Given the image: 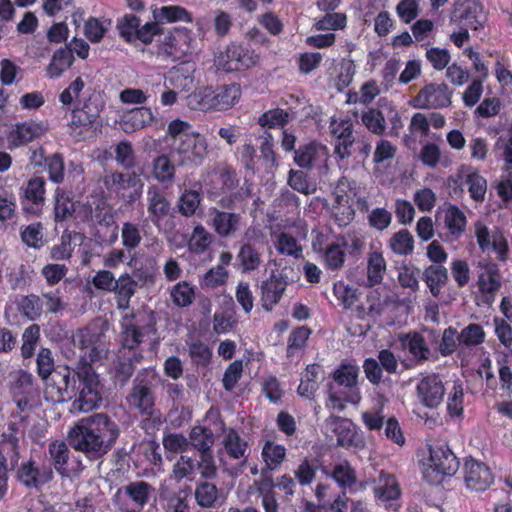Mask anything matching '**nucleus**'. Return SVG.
Listing matches in <instances>:
<instances>
[{"mask_svg": "<svg viewBox=\"0 0 512 512\" xmlns=\"http://www.w3.org/2000/svg\"><path fill=\"white\" fill-rule=\"evenodd\" d=\"M239 85L232 83L215 89L205 87L190 95L189 105L202 111H225L235 105L240 98Z\"/></svg>", "mask_w": 512, "mask_h": 512, "instance_id": "obj_4", "label": "nucleus"}, {"mask_svg": "<svg viewBox=\"0 0 512 512\" xmlns=\"http://www.w3.org/2000/svg\"><path fill=\"white\" fill-rule=\"evenodd\" d=\"M104 334L100 331L87 328L77 334L79 348L84 352L80 361L93 363L106 354Z\"/></svg>", "mask_w": 512, "mask_h": 512, "instance_id": "obj_18", "label": "nucleus"}, {"mask_svg": "<svg viewBox=\"0 0 512 512\" xmlns=\"http://www.w3.org/2000/svg\"><path fill=\"white\" fill-rule=\"evenodd\" d=\"M465 483L466 486L474 491H485L494 480L490 468L474 459L465 463Z\"/></svg>", "mask_w": 512, "mask_h": 512, "instance_id": "obj_22", "label": "nucleus"}, {"mask_svg": "<svg viewBox=\"0 0 512 512\" xmlns=\"http://www.w3.org/2000/svg\"><path fill=\"white\" fill-rule=\"evenodd\" d=\"M45 132L44 127L32 120L17 123L8 134L10 147H20L41 137Z\"/></svg>", "mask_w": 512, "mask_h": 512, "instance_id": "obj_27", "label": "nucleus"}, {"mask_svg": "<svg viewBox=\"0 0 512 512\" xmlns=\"http://www.w3.org/2000/svg\"><path fill=\"white\" fill-rule=\"evenodd\" d=\"M153 491L154 488L149 483L142 480L134 481L120 487L116 491L113 501L123 512L129 511V505L125 501L126 498H129L136 508L142 509L149 502Z\"/></svg>", "mask_w": 512, "mask_h": 512, "instance_id": "obj_14", "label": "nucleus"}, {"mask_svg": "<svg viewBox=\"0 0 512 512\" xmlns=\"http://www.w3.org/2000/svg\"><path fill=\"white\" fill-rule=\"evenodd\" d=\"M73 61L74 56L72 54V49L66 45L54 53L47 71L52 78H57L61 76L65 70L70 68V66L73 64Z\"/></svg>", "mask_w": 512, "mask_h": 512, "instance_id": "obj_46", "label": "nucleus"}, {"mask_svg": "<svg viewBox=\"0 0 512 512\" xmlns=\"http://www.w3.org/2000/svg\"><path fill=\"white\" fill-rule=\"evenodd\" d=\"M401 348L410 355L411 366L422 365L429 360L431 350L424 336L417 332H409L399 336Z\"/></svg>", "mask_w": 512, "mask_h": 512, "instance_id": "obj_20", "label": "nucleus"}, {"mask_svg": "<svg viewBox=\"0 0 512 512\" xmlns=\"http://www.w3.org/2000/svg\"><path fill=\"white\" fill-rule=\"evenodd\" d=\"M299 198L297 195L290 191H283L280 196L274 201V210L272 213L267 215V220L270 215H274L278 218V223H281V219L289 214H297L299 212Z\"/></svg>", "mask_w": 512, "mask_h": 512, "instance_id": "obj_39", "label": "nucleus"}, {"mask_svg": "<svg viewBox=\"0 0 512 512\" xmlns=\"http://www.w3.org/2000/svg\"><path fill=\"white\" fill-rule=\"evenodd\" d=\"M16 467L15 478L27 489H39L52 481L54 477L50 465L38 467L36 461L32 458Z\"/></svg>", "mask_w": 512, "mask_h": 512, "instance_id": "obj_13", "label": "nucleus"}, {"mask_svg": "<svg viewBox=\"0 0 512 512\" xmlns=\"http://www.w3.org/2000/svg\"><path fill=\"white\" fill-rule=\"evenodd\" d=\"M75 212V202L64 193L57 190L55 195L54 215L56 221H64Z\"/></svg>", "mask_w": 512, "mask_h": 512, "instance_id": "obj_64", "label": "nucleus"}, {"mask_svg": "<svg viewBox=\"0 0 512 512\" xmlns=\"http://www.w3.org/2000/svg\"><path fill=\"white\" fill-rule=\"evenodd\" d=\"M464 390L461 381L453 383L452 389L448 393L447 412L450 416H462L464 411Z\"/></svg>", "mask_w": 512, "mask_h": 512, "instance_id": "obj_57", "label": "nucleus"}, {"mask_svg": "<svg viewBox=\"0 0 512 512\" xmlns=\"http://www.w3.org/2000/svg\"><path fill=\"white\" fill-rule=\"evenodd\" d=\"M475 236L481 251H492L500 262H506L509 257V245L504 233L495 229L490 231L488 227L478 221L475 224Z\"/></svg>", "mask_w": 512, "mask_h": 512, "instance_id": "obj_12", "label": "nucleus"}, {"mask_svg": "<svg viewBox=\"0 0 512 512\" xmlns=\"http://www.w3.org/2000/svg\"><path fill=\"white\" fill-rule=\"evenodd\" d=\"M429 460L447 476H453L459 469V460L447 445L431 446Z\"/></svg>", "mask_w": 512, "mask_h": 512, "instance_id": "obj_32", "label": "nucleus"}, {"mask_svg": "<svg viewBox=\"0 0 512 512\" xmlns=\"http://www.w3.org/2000/svg\"><path fill=\"white\" fill-rule=\"evenodd\" d=\"M251 64H253L252 58L247 56L242 47L236 44L227 46L226 51L220 53L215 59L216 67L225 72L248 68Z\"/></svg>", "mask_w": 512, "mask_h": 512, "instance_id": "obj_23", "label": "nucleus"}, {"mask_svg": "<svg viewBox=\"0 0 512 512\" xmlns=\"http://www.w3.org/2000/svg\"><path fill=\"white\" fill-rule=\"evenodd\" d=\"M397 280L403 289H409L412 293L419 290L420 269L412 264L403 263L397 268Z\"/></svg>", "mask_w": 512, "mask_h": 512, "instance_id": "obj_50", "label": "nucleus"}, {"mask_svg": "<svg viewBox=\"0 0 512 512\" xmlns=\"http://www.w3.org/2000/svg\"><path fill=\"white\" fill-rule=\"evenodd\" d=\"M347 25V16L344 13L326 12L324 16L319 18L314 27L318 31L326 30H342Z\"/></svg>", "mask_w": 512, "mask_h": 512, "instance_id": "obj_59", "label": "nucleus"}, {"mask_svg": "<svg viewBox=\"0 0 512 512\" xmlns=\"http://www.w3.org/2000/svg\"><path fill=\"white\" fill-rule=\"evenodd\" d=\"M94 217L98 225L96 237L100 243H114L118 239L119 227L115 220V214L112 209H97L95 211Z\"/></svg>", "mask_w": 512, "mask_h": 512, "instance_id": "obj_28", "label": "nucleus"}, {"mask_svg": "<svg viewBox=\"0 0 512 512\" xmlns=\"http://www.w3.org/2000/svg\"><path fill=\"white\" fill-rule=\"evenodd\" d=\"M220 495L217 487L209 482L199 483L195 488V499L197 504L203 508H212L221 505Z\"/></svg>", "mask_w": 512, "mask_h": 512, "instance_id": "obj_48", "label": "nucleus"}, {"mask_svg": "<svg viewBox=\"0 0 512 512\" xmlns=\"http://www.w3.org/2000/svg\"><path fill=\"white\" fill-rule=\"evenodd\" d=\"M155 400V372L151 368H143L138 371L132 381L126 403L141 415L151 416L154 412Z\"/></svg>", "mask_w": 512, "mask_h": 512, "instance_id": "obj_5", "label": "nucleus"}, {"mask_svg": "<svg viewBox=\"0 0 512 512\" xmlns=\"http://www.w3.org/2000/svg\"><path fill=\"white\" fill-rule=\"evenodd\" d=\"M117 30L119 35L127 42L139 40L143 44H150L154 37L158 35V24L147 22L141 25L138 17L133 14H126L118 19Z\"/></svg>", "mask_w": 512, "mask_h": 512, "instance_id": "obj_10", "label": "nucleus"}, {"mask_svg": "<svg viewBox=\"0 0 512 512\" xmlns=\"http://www.w3.org/2000/svg\"><path fill=\"white\" fill-rule=\"evenodd\" d=\"M372 492L377 505L393 511H398L401 507L402 489L394 474L381 470L378 476L372 479Z\"/></svg>", "mask_w": 512, "mask_h": 512, "instance_id": "obj_6", "label": "nucleus"}, {"mask_svg": "<svg viewBox=\"0 0 512 512\" xmlns=\"http://www.w3.org/2000/svg\"><path fill=\"white\" fill-rule=\"evenodd\" d=\"M134 314H126L121 321L120 343L123 350L128 349L129 352L135 349L143 341V326L139 325V321L133 322Z\"/></svg>", "mask_w": 512, "mask_h": 512, "instance_id": "obj_30", "label": "nucleus"}, {"mask_svg": "<svg viewBox=\"0 0 512 512\" xmlns=\"http://www.w3.org/2000/svg\"><path fill=\"white\" fill-rule=\"evenodd\" d=\"M45 194V180L42 177L31 178L24 189V198L34 205H42Z\"/></svg>", "mask_w": 512, "mask_h": 512, "instance_id": "obj_62", "label": "nucleus"}, {"mask_svg": "<svg viewBox=\"0 0 512 512\" xmlns=\"http://www.w3.org/2000/svg\"><path fill=\"white\" fill-rule=\"evenodd\" d=\"M167 134L170 138V157L179 167H197L208 153V144L200 133L180 119L169 123Z\"/></svg>", "mask_w": 512, "mask_h": 512, "instance_id": "obj_3", "label": "nucleus"}, {"mask_svg": "<svg viewBox=\"0 0 512 512\" xmlns=\"http://www.w3.org/2000/svg\"><path fill=\"white\" fill-rule=\"evenodd\" d=\"M325 426L336 436L337 445L344 448H358L363 444L356 426L348 419L331 415L325 420Z\"/></svg>", "mask_w": 512, "mask_h": 512, "instance_id": "obj_16", "label": "nucleus"}, {"mask_svg": "<svg viewBox=\"0 0 512 512\" xmlns=\"http://www.w3.org/2000/svg\"><path fill=\"white\" fill-rule=\"evenodd\" d=\"M363 125L373 134L381 136L386 130V120L382 111L369 108L361 116Z\"/></svg>", "mask_w": 512, "mask_h": 512, "instance_id": "obj_56", "label": "nucleus"}, {"mask_svg": "<svg viewBox=\"0 0 512 512\" xmlns=\"http://www.w3.org/2000/svg\"><path fill=\"white\" fill-rule=\"evenodd\" d=\"M386 261L379 251H373L367 258V286L374 287L383 281Z\"/></svg>", "mask_w": 512, "mask_h": 512, "instance_id": "obj_43", "label": "nucleus"}, {"mask_svg": "<svg viewBox=\"0 0 512 512\" xmlns=\"http://www.w3.org/2000/svg\"><path fill=\"white\" fill-rule=\"evenodd\" d=\"M318 460L316 458L305 457L294 471L296 480L301 486L310 485L318 470Z\"/></svg>", "mask_w": 512, "mask_h": 512, "instance_id": "obj_55", "label": "nucleus"}, {"mask_svg": "<svg viewBox=\"0 0 512 512\" xmlns=\"http://www.w3.org/2000/svg\"><path fill=\"white\" fill-rule=\"evenodd\" d=\"M191 35L186 28H175L165 36L161 49L163 52L173 58L181 59L191 52Z\"/></svg>", "mask_w": 512, "mask_h": 512, "instance_id": "obj_21", "label": "nucleus"}, {"mask_svg": "<svg viewBox=\"0 0 512 512\" xmlns=\"http://www.w3.org/2000/svg\"><path fill=\"white\" fill-rule=\"evenodd\" d=\"M20 312L27 317L29 320H36L42 314L43 302L39 296L30 294L22 297L19 302Z\"/></svg>", "mask_w": 512, "mask_h": 512, "instance_id": "obj_63", "label": "nucleus"}, {"mask_svg": "<svg viewBox=\"0 0 512 512\" xmlns=\"http://www.w3.org/2000/svg\"><path fill=\"white\" fill-rule=\"evenodd\" d=\"M312 334L308 326H298L289 334L286 358L290 363H299L305 354L307 342Z\"/></svg>", "mask_w": 512, "mask_h": 512, "instance_id": "obj_29", "label": "nucleus"}, {"mask_svg": "<svg viewBox=\"0 0 512 512\" xmlns=\"http://www.w3.org/2000/svg\"><path fill=\"white\" fill-rule=\"evenodd\" d=\"M330 133L334 138V153L344 160L352 155V147L355 142L354 125L350 118L346 117L337 121L331 118L329 125Z\"/></svg>", "mask_w": 512, "mask_h": 512, "instance_id": "obj_15", "label": "nucleus"}, {"mask_svg": "<svg viewBox=\"0 0 512 512\" xmlns=\"http://www.w3.org/2000/svg\"><path fill=\"white\" fill-rule=\"evenodd\" d=\"M444 225L447 233L441 238L444 241H456L466 230L467 218L465 213L456 205L448 204L444 210Z\"/></svg>", "mask_w": 512, "mask_h": 512, "instance_id": "obj_26", "label": "nucleus"}, {"mask_svg": "<svg viewBox=\"0 0 512 512\" xmlns=\"http://www.w3.org/2000/svg\"><path fill=\"white\" fill-rule=\"evenodd\" d=\"M331 477L343 489H352L356 484V471L347 460L334 466Z\"/></svg>", "mask_w": 512, "mask_h": 512, "instance_id": "obj_49", "label": "nucleus"}, {"mask_svg": "<svg viewBox=\"0 0 512 512\" xmlns=\"http://www.w3.org/2000/svg\"><path fill=\"white\" fill-rule=\"evenodd\" d=\"M333 293L339 304L345 309H351L356 306L360 297V292L357 288H354L343 281L334 283Z\"/></svg>", "mask_w": 512, "mask_h": 512, "instance_id": "obj_53", "label": "nucleus"}, {"mask_svg": "<svg viewBox=\"0 0 512 512\" xmlns=\"http://www.w3.org/2000/svg\"><path fill=\"white\" fill-rule=\"evenodd\" d=\"M189 444L199 453L212 451L214 434L205 426H194L189 434Z\"/></svg>", "mask_w": 512, "mask_h": 512, "instance_id": "obj_47", "label": "nucleus"}, {"mask_svg": "<svg viewBox=\"0 0 512 512\" xmlns=\"http://www.w3.org/2000/svg\"><path fill=\"white\" fill-rule=\"evenodd\" d=\"M390 249L398 255L407 256L413 252L414 238L407 229H401L394 233L389 241Z\"/></svg>", "mask_w": 512, "mask_h": 512, "instance_id": "obj_51", "label": "nucleus"}, {"mask_svg": "<svg viewBox=\"0 0 512 512\" xmlns=\"http://www.w3.org/2000/svg\"><path fill=\"white\" fill-rule=\"evenodd\" d=\"M485 340V331L480 324L470 323L461 330L458 342L467 347L478 346Z\"/></svg>", "mask_w": 512, "mask_h": 512, "instance_id": "obj_58", "label": "nucleus"}, {"mask_svg": "<svg viewBox=\"0 0 512 512\" xmlns=\"http://www.w3.org/2000/svg\"><path fill=\"white\" fill-rule=\"evenodd\" d=\"M171 204L165 194L156 185L147 188V211L149 220L155 225L160 223L169 215Z\"/></svg>", "mask_w": 512, "mask_h": 512, "instance_id": "obj_24", "label": "nucleus"}, {"mask_svg": "<svg viewBox=\"0 0 512 512\" xmlns=\"http://www.w3.org/2000/svg\"><path fill=\"white\" fill-rule=\"evenodd\" d=\"M168 155L157 156L152 163L153 177L162 184H171L175 179L177 163Z\"/></svg>", "mask_w": 512, "mask_h": 512, "instance_id": "obj_40", "label": "nucleus"}, {"mask_svg": "<svg viewBox=\"0 0 512 512\" xmlns=\"http://www.w3.org/2000/svg\"><path fill=\"white\" fill-rule=\"evenodd\" d=\"M101 181L108 191H119L129 189V187L144 185L139 174L136 171L122 173L120 171L107 172Z\"/></svg>", "mask_w": 512, "mask_h": 512, "instance_id": "obj_33", "label": "nucleus"}, {"mask_svg": "<svg viewBox=\"0 0 512 512\" xmlns=\"http://www.w3.org/2000/svg\"><path fill=\"white\" fill-rule=\"evenodd\" d=\"M48 450L54 468L62 476H68L71 472L81 471L86 467L81 460L70 459V450L64 442H52L49 444Z\"/></svg>", "mask_w": 512, "mask_h": 512, "instance_id": "obj_19", "label": "nucleus"}, {"mask_svg": "<svg viewBox=\"0 0 512 512\" xmlns=\"http://www.w3.org/2000/svg\"><path fill=\"white\" fill-rule=\"evenodd\" d=\"M215 231L221 236H228L237 230L239 216L234 213L216 210L212 218Z\"/></svg>", "mask_w": 512, "mask_h": 512, "instance_id": "obj_52", "label": "nucleus"}, {"mask_svg": "<svg viewBox=\"0 0 512 512\" xmlns=\"http://www.w3.org/2000/svg\"><path fill=\"white\" fill-rule=\"evenodd\" d=\"M503 284V275L499 265L491 260L478 264L477 287L482 304L491 306Z\"/></svg>", "mask_w": 512, "mask_h": 512, "instance_id": "obj_7", "label": "nucleus"}, {"mask_svg": "<svg viewBox=\"0 0 512 512\" xmlns=\"http://www.w3.org/2000/svg\"><path fill=\"white\" fill-rule=\"evenodd\" d=\"M328 159L327 148L317 142H310L295 150L294 161L301 168L321 166Z\"/></svg>", "mask_w": 512, "mask_h": 512, "instance_id": "obj_25", "label": "nucleus"}, {"mask_svg": "<svg viewBox=\"0 0 512 512\" xmlns=\"http://www.w3.org/2000/svg\"><path fill=\"white\" fill-rule=\"evenodd\" d=\"M195 469L196 460L192 457L181 455L173 465L171 477L177 482H180L185 478L192 480Z\"/></svg>", "mask_w": 512, "mask_h": 512, "instance_id": "obj_60", "label": "nucleus"}, {"mask_svg": "<svg viewBox=\"0 0 512 512\" xmlns=\"http://www.w3.org/2000/svg\"><path fill=\"white\" fill-rule=\"evenodd\" d=\"M154 22L152 24H158V35L162 34L163 29L161 27L164 23H172L177 21L191 22L192 18L190 13L181 6H163L153 10Z\"/></svg>", "mask_w": 512, "mask_h": 512, "instance_id": "obj_36", "label": "nucleus"}, {"mask_svg": "<svg viewBox=\"0 0 512 512\" xmlns=\"http://www.w3.org/2000/svg\"><path fill=\"white\" fill-rule=\"evenodd\" d=\"M115 160L125 170L129 171L134 168L135 153L131 142L124 140L115 146Z\"/></svg>", "mask_w": 512, "mask_h": 512, "instance_id": "obj_61", "label": "nucleus"}, {"mask_svg": "<svg viewBox=\"0 0 512 512\" xmlns=\"http://www.w3.org/2000/svg\"><path fill=\"white\" fill-rule=\"evenodd\" d=\"M286 288V282L280 278H272L265 281L262 286V306L266 310H271L282 297L283 292Z\"/></svg>", "mask_w": 512, "mask_h": 512, "instance_id": "obj_42", "label": "nucleus"}, {"mask_svg": "<svg viewBox=\"0 0 512 512\" xmlns=\"http://www.w3.org/2000/svg\"><path fill=\"white\" fill-rule=\"evenodd\" d=\"M290 120L288 111L274 108L264 112L258 117V125L270 129L284 128Z\"/></svg>", "mask_w": 512, "mask_h": 512, "instance_id": "obj_54", "label": "nucleus"}, {"mask_svg": "<svg viewBox=\"0 0 512 512\" xmlns=\"http://www.w3.org/2000/svg\"><path fill=\"white\" fill-rule=\"evenodd\" d=\"M262 459L265 467L262 469L264 475L266 470L272 471L279 467L286 457V448L283 445L267 441L262 448Z\"/></svg>", "mask_w": 512, "mask_h": 512, "instance_id": "obj_44", "label": "nucleus"}, {"mask_svg": "<svg viewBox=\"0 0 512 512\" xmlns=\"http://www.w3.org/2000/svg\"><path fill=\"white\" fill-rule=\"evenodd\" d=\"M154 122V115L148 107H138L125 113L119 123L125 133H133L141 130Z\"/></svg>", "mask_w": 512, "mask_h": 512, "instance_id": "obj_31", "label": "nucleus"}, {"mask_svg": "<svg viewBox=\"0 0 512 512\" xmlns=\"http://www.w3.org/2000/svg\"><path fill=\"white\" fill-rule=\"evenodd\" d=\"M120 435L118 424L105 413L81 419L68 433L69 445L91 463L101 459L114 446Z\"/></svg>", "mask_w": 512, "mask_h": 512, "instance_id": "obj_2", "label": "nucleus"}, {"mask_svg": "<svg viewBox=\"0 0 512 512\" xmlns=\"http://www.w3.org/2000/svg\"><path fill=\"white\" fill-rule=\"evenodd\" d=\"M0 453L7 457L11 469H15L20 459L19 438L15 423L8 425V430L2 434L0 442Z\"/></svg>", "mask_w": 512, "mask_h": 512, "instance_id": "obj_35", "label": "nucleus"}, {"mask_svg": "<svg viewBox=\"0 0 512 512\" xmlns=\"http://www.w3.org/2000/svg\"><path fill=\"white\" fill-rule=\"evenodd\" d=\"M451 21L477 31L487 22V14L480 0H456Z\"/></svg>", "mask_w": 512, "mask_h": 512, "instance_id": "obj_8", "label": "nucleus"}, {"mask_svg": "<svg viewBox=\"0 0 512 512\" xmlns=\"http://www.w3.org/2000/svg\"><path fill=\"white\" fill-rule=\"evenodd\" d=\"M142 359V353L137 351L132 352L131 355L126 356L123 354L119 357L115 366V378L120 382L121 386L128 383L135 372L137 364H139Z\"/></svg>", "mask_w": 512, "mask_h": 512, "instance_id": "obj_41", "label": "nucleus"}, {"mask_svg": "<svg viewBox=\"0 0 512 512\" xmlns=\"http://www.w3.org/2000/svg\"><path fill=\"white\" fill-rule=\"evenodd\" d=\"M445 393V386L435 373L423 377L416 386L420 403L430 409L437 408L443 402Z\"/></svg>", "mask_w": 512, "mask_h": 512, "instance_id": "obj_17", "label": "nucleus"}, {"mask_svg": "<svg viewBox=\"0 0 512 512\" xmlns=\"http://www.w3.org/2000/svg\"><path fill=\"white\" fill-rule=\"evenodd\" d=\"M102 385L92 365L79 361L72 371L58 367L46 384L45 397L54 403L74 399L72 410L89 412L102 402Z\"/></svg>", "mask_w": 512, "mask_h": 512, "instance_id": "obj_1", "label": "nucleus"}, {"mask_svg": "<svg viewBox=\"0 0 512 512\" xmlns=\"http://www.w3.org/2000/svg\"><path fill=\"white\" fill-rule=\"evenodd\" d=\"M277 221V217L270 215L267 224L271 237L274 239L276 250L279 254L298 258L302 254V246L293 235L285 231L291 227L292 222L288 218L281 219V223Z\"/></svg>", "mask_w": 512, "mask_h": 512, "instance_id": "obj_11", "label": "nucleus"}, {"mask_svg": "<svg viewBox=\"0 0 512 512\" xmlns=\"http://www.w3.org/2000/svg\"><path fill=\"white\" fill-rule=\"evenodd\" d=\"M345 247V237L337 235L335 237V242L326 248V250L321 254L323 264L327 270L338 271L344 266L346 257Z\"/></svg>", "mask_w": 512, "mask_h": 512, "instance_id": "obj_34", "label": "nucleus"}, {"mask_svg": "<svg viewBox=\"0 0 512 512\" xmlns=\"http://www.w3.org/2000/svg\"><path fill=\"white\" fill-rule=\"evenodd\" d=\"M421 278L431 295L437 298L448 282V271L443 265H429L424 269Z\"/></svg>", "mask_w": 512, "mask_h": 512, "instance_id": "obj_37", "label": "nucleus"}, {"mask_svg": "<svg viewBox=\"0 0 512 512\" xmlns=\"http://www.w3.org/2000/svg\"><path fill=\"white\" fill-rule=\"evenodd\" d=\"M359 367L350 362H341L333 371L332 379L345 388H353L358 383Z\"/></svg>", "mask_w": 512, "mask_h": 512, "instance_id": "obj_45", "label": "nucleus"}, {"mask_svg": "<svg viewBox=\"0 0 512 512\" xmlns=\"http://www.w3.org/2000/svg\"><path fill=\"white\" fill-rule=\"evenodd\" d=\"M453 91L444 82L426 84L412 100L418 109L447 108L452 103Z\"/></svg>", "mask_w": 512, "mask_h": 512, "instance_id": "obj_9", "label": "nucleus"}, {"mask_svg": "<svg viewBox=\"0 0 512 512\" xmlns=\"http://www.w3.org/2000/svg\"><path fill=\"white\" fill-rule=\"evenodd\" d=\"M137 287V281L127 273L121 275L116 280L113 292L116 294L118 309L127 310L129 308L130 299L135 294Z\"/></svg>", "mask_w": 512, "mask_h": 512, "instance_id": "obj_38", "label": "nucleus"}]
</instances>
